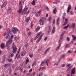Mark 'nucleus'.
<instances>
[{
  "instance_id": "nucleus-4",
  "label": "nucleus",
  "mask_w": 76,
  "mask_h": 76,
  "mask_svg": "<svg viewBox=\"0 0 76 76\" xmlns=\"http://www.w3.org/2000/svg\"><path fill=\"white\" fill-rule=\"evenodd\" d=\"M46 20V18L45 17H42L39 20V22L40 23V25H43L44 24V21Z\"/></svg>"
},
{
  "instance_id": "nucleus-62",
  "label": "nucleus",
  "mask_w": 76,
  "mask_h": 76,
  "mask_svg": "<svg viewBox=\"0 0 76 76\" xmlns=\"http://www.w3.org/2000/svg\"><path fill=\"white\" fill-rule=\"evenodd\" d=\"M14 55L13 54V53H12V54L11 55V57H13V56H14Z\"/></svg>"
},
{
  "instance_id": "nucleus-31",
  "label": "nucleus",
  "mask_w": 76,
  "mask_h": 76,
  "mask_svg": "<svg viewBox=\"0 0 76 76\" xmlns=\"http://www.w3.org/2000/svg\"><path fill=\"white\" fill-rule=\"evenodd\" d=\"M72 37L73 38V40H75L76 39V37H75V36H74V35H72Z\"/></svg>"
},
{
  "instance_id": "nucleus-52",
  "label": "nucleus",
  "mask_w": 76,
  "mask_h": 76,
  "mask_svg": "<svg viewBox=\"0 0 76 76\" xmlns=\"http://www.w3.org/2000/svg\"><path fill=\"white\" fill-rule=\"evenodd\" d=\"M9 37V34H7L6 37V39H7Z\"/></svg>"
},
{
  "instance_id": "nucleus-38",
  "label": "nucleus",
  "mask_w": 76,
  "mask_h": 76,
  "mask_svg": "<svg viewBox=\"0 0 76 76\" xmlns=\"http://www.w3.org/2000/svg\"><path fill=\"white\" fill-rule=\"evenodd\" d=\"M36 16L38 17H39L40 16V14H39V13H37L36 14Z\"/></svg>"
},
{
  "instance_id": "nucleus-13",
  "label": "nucleus",
  "mask_w": 76,
  "mask_h": 76,
  "mask_svg": "<svg viewBox=\"0 0 76 76\" xmlns=\"http://www.w3.org/2000/svg\"><path fill=\"white\" fill-rule=\"evenodd\" d=\"M9 45V44L6 43V46L7 49L8 50H10L11 49V48Z\"/></svg>"
},
{
  "instance_id": "nucleus-58",
  "label": "nucleus",
  "mask_w": 76,
  "mask_h": 76,
  "mask_svg": "<svg viewBox=\"0 0 76 76\" xmlns=\"http://www.w3.org/2000/svg\"><path fill=\"white\" fill-rule=\"evenodd\" d=\"M3 28V26L1 25H0V30Z\"/></svg>"
},
{
  "instance_id": "nucleus-41",
  "label": "nucleus",
  "mask_w": 76,
  "mask_h": 76,
  "mask_svg": "<svg viewBox=\"0 0 76 76\" xmlns=\"http://www.w3.org/2000/svg\"><path fill=\"white\" fill-rule=\"evenodd\" d=\"M13 38V34H11V37H10V39H12V40Z\"/></svg>"
},
{
  "instance_id": "nucleus-55",
  "label": "nucleus",
  "mask_w": 76,
  "mask_h": 76,
  "mask_svg": "<svg viewBox=\"0 0 76 76\" xmlns=\"http://www.w3.org/2000/svg\"><path fill=\"white\" fill-rule=\"evenodd\" d=\"M41 12V10H39V11H38L37 12V13L40 14V13Z\"/></svg>"
},
{
  "instance_id": "nucleus-42",
  "label": "nucleus",
  "mask_w": 76,
  "mask_h": 76,
  "mask_svg": "<svg viewBox=\"0 0 76 76\" xmlns=\"http://www.w3.org/2000/svg\"><path fill=\"white\" fill-rule=\"evenodd\" d=\"M35 1L33 0V1H32V5H35Z\"/></svg>"
},
{
  "instance_id": "nucleus-43",
  "label": "nucleus",
  "mask_w": 76,
  "mask_h": 76,
  "mask_svg": "<svg viewBox=\"0 0 76 76\" xmlns=\"http://www.w3.org/2000/svg\"><path fill=\"white\" fill-rule=\"evenodd\" d=\"M21 69V68L20 67H17L16 69L17 70H20Z\"/></svg>"
},
{
  "instance_id": "nucleus-10",
  "label": "nucleus",
  "mask_w": 76,
  "mask_h": 76,
  "mask_svg": "<svg viewBox=\"0 0 76 76\" xmlns=\"http://www.w3.org/2000/svg\"><path fill=\"white\" fill-rule=\"evenodd\" d=\"M7 1H5L4 2L3 4L1 6V8H2L3 7H6L7 4Z\"/></svg>"
},
{
  "instance_id": "nucleus-12",
  "label": "nucleus",
  "mask_w": 76,
  "mask_h": 76,
  "mask_svg": "<svg viewBox=\"0 0 76 76\" xmlns=\"http://www.w3.org/2000/svg\"><path fill=\"white\" fill-rule=\"evenodd\" d=\"M46 60H45V61H42V62L41 64L40 65L42 66H43L45 64V63L46 61H45Z\"/></svg>"
},
{
  "instance_id": "nucleus-8",
  "label": "nucleus",
  "mask_w": 76,
  "mask_h": 76,
  "mask_svg": "<svg viewBox=\"0 0 76 76\" xmlns=\"http://www.w3.org/2000/svg\"><path fill=\"white\" fill-rule=\"evenodd\" d=\"M75 68L71 70V76H73V74L75 75Z\"/></svg>"
},
{
  "instance_id": "nucleus-49",
  "label": "nucleus",
  "mask_w": 76,
  "mask_h": 76,
  "mask_svg": "<svg viewBox=\"0 0 76 76\" xmlns=\"http://www.w3.org/2000/svg\"><path fill=\"white\" fill-rule=\"evenodd\" d=\"M28 45V43H27L24 46L25 48H27V46Z\"/></svg>"
},
{
  "instance_id": "nucleus-3",
  "label": "nucleus",
  "mask_w": 76,
  "mask_h": 76,
  "mask_svg": "<svg viewBox=\"0 0 76 76\" xmlns=\"http://www.w3.org/2000/svg\"><path fill=\"white\" fill-rule=\"evenodd\" d=\"M65 32H66L65 31L63 32L61 34V35H60V38L59 41V46H58L56 48V51L58 50H59V49L60 48V46H61V40H62L61 39L63 38V35H64V33H65Z\"/></svg>"
},
{
  "instance_id": "nucleus-25",
  "label": "nucleus",
  "mask_w": 76,
  "mask_h": 76,
  "mask_svg": "<svg viewBox=\"0 0 76 76\" xmlns=\"http://www.w3.org/2000/svg\"><path fill=\"white\" fill-rule=\"evenodd\" d=\"M9 70H10L9 72V74L10 75H11L12 73V70L11 68H9Z\"/></svg>"
},
{
  "instance_id": "nucleus-57",
  "label": "nucleus",
  "mask_w": 76,
  "mask_h": 76,
  "mask_svg": "<svg viewBox=\"0 0 76 76\" xmlns=\"http://www.w3.org/2000/svg\"><path fill=\"white\" fill-rule=\"evenodd\" d=\"M72 66H71V67H69V68H68V71H70V69H71V67H72Z\"/></svg>"
},
{
  "instance_id": "nucleus-6",
  "label": "nucleus",
  "mask_w": 76,
  "mask_h": 76,
  "mask_svg": "<svg viewBox=\"0 0 76 76\" xmlns=\"http://www.w3.org/2000/svg\"><path fill=\"white\" fill-rule=\"evenodd\" d=\"M19 31V29L16 27H13L12 30V32L14 34H15L16 33Z\"/></svg>"
},
{
  "instance_id": "nucleus-61",
  "label": "nucleus",
  "mask_w": 76,
  "mask_h": 76,
  "mask_svg": "<svg viewBox=\"0 0 76 76\" xmlns=\"http://www.w3.org/2000/svg\"><path fill=\"white\" fill-rule=\"evenodd\" d=\"M67 40L68 41H70V39H69V37H67Z\"/></svg>"
},
{
  "instance_id": "nucleus-60",
  "label": "nucleus",
  "mask_w": 76,
  "mask_h": 76,
  "mask_svg": "<svg viewBox=\"0 0 76 76\" xmlns=\"http://www.w3.org/2000/svg\"><path fill=\"white\" fill-rule=\"evenodd\" d=\"M55 22H56V20H55V19H54L53 22V24H54V23H55Z\"/></svg>"
},
{
  "instance_id": "nucleus-7",
  "label": "nucleus",
  "mask_w": 76,
  "mask_h": 76,
  "mask_svg": "<svg viewBox=\"0 0 76 76\" xmlns=\"http://www.w3.org/2000/svg\"><path fill=\"white\" fill-rule=\"evenodd\" d=\"M20 48H19V49L18 50V51L17 52V54L16 55V56L15 58V59H16L17 58L18 59L20 58V54H19V53L20 52Z\"/></svg>"
},
{
  "instance_id": "nucleus-2",
  "label": "nucleus",
  "mask_w": 76,
  "mask_h": 76,
  "mask_svg": "<svg viewBox=\"0 0 76 76\" xmlns=\"http://www.w3.org/2000/svg\"><path fill=\"white\" fill-rule=\"evenodd\" d=\"M42 34V32H40L38 33L37 34L36 36L34 39V40H36L38 38L36 41L37 43H38L39 41H40L41 39L42 38V37L44 35V34Z\"/></svg>"
},
{
  "instance_id": "nucleus-32",
  "label": "nucleus",
  "mask_w": 76,
  "mask_h": 76,
  "mask_svg": "<svg viewBox=\"0 0 76 76\" xmlns=\"http://www.w3.org/2000/svg\"><path fill=\"white\" fill-rule=\"evenodd\" d=\"M75 23H73L71 25V26L74 28H74H75Z\"/></svg>"
},
{
  "instance_id": "nucleus-39",
  "label": "nucleus",
  "mask_w": 76,
  "mask_h": 76,
  "mask_svg": "<svg viewBox=\"0 0 76 76\" xmlns=\"http://www.w3.org/2000/svg\"><path fill=\"white\" fill-rule=\"evenodd\" d=\"M8 61L9 62H12V59H8Z\"/></svg>"
},
{
  "instance_id": "nucleus-1",
  "label": "nucleus",
  "mask_w": 76,
  "mask_h": 76,
  "mask_svg": "<svg viewBox=\"0 0 76 76\" xmlns=\"http://www.w3.org/2000/svg\"><path fill=\"white\" fill-rule=\"evenodd\" d=\"M19 10H18V12L21 15H23L25 14H26L28 10V7L26 6L25 8H24L23 10V11H22V2L21 1L19 2Z\"/></svg>"
},
{
  "instance_id": "nucleus-33",
  "label": "nucleus",
  "mask_w": 76,
  "mask_h": 76,
  "mask_svg": "<svg viewBox=\"0 0 76 76\" xmlns=\"http://www.w3.org/2000/svg\"><path fill=\"white\" fill-rule=\"evenodd\" d=\"M68 27L69 24H68L67 26H65L64 27V29H67Z\"/></svg>"
},
{
  "instance_id": "nucleus-37",
  "label": "nucleus",
  "mask_w": 76,
  "mask_h": 76,
  "mask_svg": "<svg viewBox=\"0 0 76 76\" xmlns=\"http://www.w3.org/2000/svg\"><path fill=\"white\" fill-rule=\"evenodd\" d=\"M58 62H56L54 64V66H55L56 65L58 66Z\"/></svg>"
},
{
  "instance_id": "nucleus-64",
  "label": "nucleus",
  "mask_w": 76,
  "mask_h": 76,
  "mask_svg": "<svg viewBox=\"0 0 76 76\" xmlns=\"http://www.w3.org/2000/svg\"><path fill=\"white\" fill-rule=\"evenodd\" d=\"M66 76H70V75L69 74H68Z\"/></svg>"
},
{
  "instance_id": "nucleus-40",
  "label": "nucleus",
  "mask_w": 76,
  "mask_h": 76,
  "mask_svg": "<svg viewBox=\"0 0 76 76\" xmlns=\"http://www.w3.org/2000/svg\"><path fill=\"white\" fill-rule=\"evenodd\" d=\"M49 28L50 30L51 31L52 29V27L51 26H49Z\"/></svg>"
},
{
  "instance_id": "nucleus-54",
  "label": "nucleus",
  "mask_w": 76,
  "mask_h": 76,
  "mask_svg": "<svg viewBox=\"0 0 76 76\" xmlns=\"http://www.w3.org/2000/svg\"><path fill=\"white\" fill-rule=\"evenodd\" d=\"M65 57V55H63L61 57L62 58H64Z\"/></svg>"
},
{
  "instance_id": "nucleus-23",
  "label": "nucleus",
  "mask_w": 76,
  "mask_h": 76,
  "mask_svg": "<svg viewBox=\"0 0 76 76\" xmlns=\"http://www.w3.org/2000/svg\"><path fill=\"white\" fill-rule=\"evenodd\" d=\"M57 12V9L56 8L54 9L53 10V13L54 14H56V12Z\"/></svg>"
},
{
  "instance_id": "nucleus-28",
  "label": "nucleus",
  "mask_w": 76,
  "mask_h": 76,
  "mask_svg": "<svg viewBox=\"0 0 76 76\" xmlns=\"http://www.w3.org/2000/svg\"><path fill=\"white\" fill-rule=\"evenodd\" d=\"M14 75H15V76H19V75L18 74H17L16 73H14ZM11 76H14V75H11Z\"/></svg>"
},
{
  "instance_id": "nucleus-47",
  "label": "nucleus",
  "mask_w": 76,
  "mask_h": 76,
  "mask_svg": "<svg viewBox=\"0 0 76 76\" xmlns=\"http://www.w3.org/2000/svg\"><path fill=\"white\" fill-rule=\"evenodd\" d=\"M36 12V11L35 10H33V13L34 14Z\"/></svg>"
},
{
  "instance_id": "nucleus-17",
  "label": "nucleus",
  "mask_w": 76,
  "mask_h": 76,
  "mask_svg": "<svg viewBox=\"0 0 76 76\" xmlns=\"http://www.w3.org/2000/svg\"><path fill=\"white\" fill-rule=\"evenodd\" d=\"M5 46L4 44V43H1V49H4Z\"/></svg>"
},
{
  "instance_id": "nucleus-15",
  "label": "nucleus",
  "mask_w": 76,
  "mask_h": 76,
  "mask_svg": "<svg viewBox=\"0 0 76 76\" xmlns=\"http://www.w3.org/2000/svg\"><path fill=\"white\" fill-rule=\"evenodd\" d=\"M46 69V67L44 66V67H40L39 69V71H42L43 69Z\"/></svg>"
},
{
  "instance_id": "nucleus-16",
  "label": "nucleus",
  "mask_w": 76,
  "mask_h": 76,
  "mask_svg": "<svg viewBox=\"0 0 76 76\" xmlns=\"http://www.w3.org/2000/svg\"><path fill=\"white\" fill-rule=\"evenodd\" d=\"M26 51H25V50L23 51L22 53H21V56H23L26 54Z\"/></svg>"
},
{
  "instance_id": "nucleus-14",
  "label": "nucleus",
  "mask_w": 76,
  "mask_h": 76,
  "mask_svg": "<svg viewBox=\"0 0 76 76\" xmlns=\"http://www.w3.org/2000/svg\"><path fill=\"white\" fill-rule=\"evenodd\" d=\"M71 9V6L70 5H69L68 6V8L67 10V13H69V10Z\"/></svg>"
},
{
  "instance_id": "nucleus-22",
  "label": "nucleus",
  "mask_w": 76,
  "mask_h": 76,
  "mask_svg": "<svg viewBox=\"0 0 76 76\" xmlns=\"http://www.w3.org/2000/svg\"><path fill=\"white\" fill-rule=\"evenodd\" d=\"M60 18H58V19H57V24L58 25L59 23V22L60 21Z\"/></svg>"
},
{
  "instance_id": "nucleus-48",
  "label": "nucleus",
  "mask_w": 76,
  "mask_h": 76,
  "mask_svg": "<svg viewBox=\"0 0 76 76\" xmlns=\"http://www.w3.org/2000/svg\"><path fill=\"white\" fill-rule=\"evenodd\" d=\"M35 74V72H34L30 76H34V75Z\"/></svg>"
},
{
  "instance_id": "nucleus-26",
  "label": "nucleus",
  "mask_w": 76,
  "mask_h": 76,
  "mask_svg": "<svg viewBox=\"0 0 76 76\" xmlns=\"http://www.w3.org/2000/svg\"><path fill=\"white\" fill-rule=\"evenodd\" d=\"M48 59H46V60L45 61V63L47 64V66H48Z\"/></svg>"
},
{
  "instance_id": "nucleus-50",
  "label": "nucleus",
  "mask_w": 76,
  "mask_h": 76,
  "mask_svg": "<svg viewBox=\"0 0 76 76\" xmlns=\"http://www.w3.org/2000/svg\"><path fill=\"white\" fill-rule=\"evenodd\" d=\"M69 13L71 15H73V12L72 11H70Z\"/></svg>"
},
{
  "instance_id": "nucleus-46",
  "label": "nucleus",
  "mask_w": 76,
  "mask_h": 76,
  "mask_svg": "<svg viewBox=\"0 0 76 76\" xmlns=\"http://www.w3.org/2000/svg\"><path fill=\"white\" fill-rule=\"evenodd\" d=\"M51 20V17H50L48 18V20L50 21V20Z\"/></svg>"
},
{
  "instance_id": "nucleus-51",
  "label": "nucleus",
  "mask_w": 76,
  "mask_h": 76,
  "mask_svg": "<svg viewBox=\"0 0 76 76\" xmlns=\"http://www.w3.org/2000/svg\"><path fill=\"white\" fill-rule=\"evenodd\" d=\"M30 57L31 58L33 57V55H29Z\"/></svg>"
},
{
  "instance_id": "nucleus-9",
  "label": "nucleus",
  "mask_w": 76,
  "mask_h": 76,
  "mask_svg": "<svg viewBox=\"0 0 76 76\" xmlns=\"http://www.w3.org/2000/svg\"><path fill=\"white\" fill-rule=\"evenodd\" d=\"M12 39H10L9 38V39L7 40V42H6V44H12Z\"/></svg>"
},
{
  "instance_id": "nucleus-35",
  "label": "nucleus",
  "mask_w": 76,
  "mask_h": 76,
  "mask_svg": "<svg viewBox=\"0 0 76 76\" xmlns=\"http://www.w3.org/2000/svg\"><path fill=\"white\" fill-rule=\"evenodd\" d=\"M55 1H56V2H53V3L57 4V2L60 1V0H55Z\"/></svg>"
},
{
  "instance_id": "nucleus-34",
  "label": "nucleus",
  "mask_w": 76,
  "mask_h": 76,
  "mask_svg": "<svg viewBox=\"0 0 76 76\" xmlns=\"http://www.w3.org/2000/svg\"><path fill=\"white\" fill-rule=\"evenodd\" d=\"M39 29H40V27H39V26H37L36 29V31H38V30H39Z\"/></svg>"
},
{
  "instance_id": "nucleus-53",
  "label": "nucleus",
  "mask_w": 76,
  "mask_h": 76,
  "mask_svg": "<svg viewBox=\"0 0 76 76\" xmlns=\"http://www.w3.org/2000/svg\"><path fill=\"white\" fill-rule=\"evenodd\" d=\"M48 39V38H47V37H45V38L44 39V40L45 41H47V40Z\"/></svg>"
},
{
  "instance_id": "nucleus-19",
  "label": "nucleus",
  "mask_w": 76,
  "mask_h": 76,
  "mask_svg": "<svg viewBox=\"0 0 76 76\" xmlns=\"http://www.w3.org/2000/svg\"><path fill=\"white\" fill-rule=\"evenodd\" d=\"M30 17H28L26 19V20H25V21L26 22H28L29 21V20H30Z\"/></svg>"
},
{
  "instance_id": "nucleus-30",
  "label": "nucleus",
  "mask_w": 76,
  "mask_h": 76,
  "mask_svg": "<svg viewBox=\"0 0 76 76\" xmlns=\"http://www.w3.org/2000/svg\"><path fill=\"white\" fill-rule=\"evenodd\" d=\"M66 15V13H64V14H63V18L64 20L65 19L64 16H65V15Z\"/></svg>"
},
{
  "instance_id": "nucleus-20",
  "label": "nucleus",
  "mask_w": 76,
  "mask_h": 76,
  "mask_svg": "<svg viewBox=\"0 0 76 76\" xmlns=\"http://www.w3.org/2000/svg\"><path fill=\"white\" fill-rule=\"evenodd\" d=\"M68 20V19L67 18H65V23L64 24V25H66V24L67 23V21Z\"/></svg>"
},
{
  "instance_id": "nucleus-18",
  "label": "nucleus",
  "mask_w": 76,
  "mask_h": 76,
  "mask_svg": "<svg viewBox=\"0 0 76 76\" xmlns=\"http://www.w3.org/2000/svg\"><path fill=\"white\" fill-rule=\"evenodd\" d=\"M50 50V48H48V49H46L45 50V52H44V53L45 54H46L47 53L48 51H49V50Z\"/></svg>"
},
{
  "instance_id": "nucleus-5",
  "label": "nucleus",
  "mask_w": 76,
  "mask_h": 76,
  "mask_svg": "<svg viewBox=\"0 0 76 76\" xmlns=\"http://www.w3.org/2000/svg\"><path fill=\"white\" fill-rule=\"evenodd\" d=\"M12 52L13 53H15L17 51V48L15 45H14V43L12 44Z\"/></svg>"
},
{
  "instance_id": "nucleus-44",
  "label": "nucleus",
  "mask_w": 76,
  "mask_h": 76,
  "mask_svg": "<svg viewBox=\"0 0 76 76\" xmlns=\"http://www.w3.org/2000/svg\"><path fill=\"white\" fill-rule=\"evenodd\" d=\"M8 66V64H6L4 66V67H7V66Z\"/></svg>"
},
{
  "instance_id": "nucleus-24",
  "label": "nucleus",
  "mask_w": 76,
  "mask_h": 76,
  "mask_svg": "<svg viewBox=\"0 0 76 76\" xmlns=\"http://www.w3.org/2000/svg\"><path fill=\"white\" fill-rule=\"evenodd\" d=\"M36 64V62L35 61H34V62L32 64V66H35V65Z\"/></svg>"
},
{
  "instance_id": "nucleus-27",
  "label": "nucleus",
  "mask_w": 76,
  "mask_h": 76,
  "mask_svg": "<svg viewBox=\"0 0 76 76\" xmlns=\"http://www.w3.org/2000/svg\"><path fill=\"white\" fill-rule=\"evenodd\" d=\"M32 32L30 31H29L28 33V37H29L31 35Z\"/></svg>"
},
{
  "instance_id": "nucleus-59",
  "label": "nucleus",
  "mask_w": 76,
  "mask_h": 76,
  "mask_svg": "<svg viewBox=\"0 0 76 76\" xmlns=\"http://www.w3.org/2000/svg\"><path fill=\"white\" fill-rule=\"evenodd\" d=\"M69 47V45H66V46H65V47L66 48H68Z\"/></svg>"
},
{
  "instance_id": "nucleus-56",
  "label": "nucleus",
  "mask_w": 76,
  "mask_h": 76,
  "mask_svg": "<svg viewBox=\"0 0 76 76\" xmlns=\"http://www.w3.org/2000/svg\"><path fill=\"white\" fill-rule=\"evenodd\" d=\"M42 72H41L39 74V75H38V76H41L42 75Z\"/></svg>"
},
{
  "instance_id": "nucleus-29",
  "label": "nucleus",
  "mask_w": 76,
  "mask_h": 76,
  "mask_svg": "<svg viewBox=\"0 0 76 76\" xmlns=\"http://www.w3.org/2000/svg\"><path fill=\"white\" fill-rule=\"evenodd\" d=\"M5 60V57H3L2 58V63L4 62Z\"/></svg>"
},
{
  "instance_id": "nucleus-63",
  "label": "nucleus",
  "mask_w": 76,
  "mask_h": 76,
  "mask_svg": "<svg viewBox=\"0 0 76 76\" xmlns=\"http://www.w3.org/2000/svg\"><path fill=\"white\" fill-rule=\"evenodd\" d=\"M68 52L69 53H71L72 52V51H70V50H68Z\"/></svg>"
},
{
  "instance_id": "nucleus-45",
  "label": "nucleus",
  "mask_w": 76,
  "mask_h": 76,
  "mask_svg": "<svg viewBox=\"0 0 76 76\" xmlns=\"http://www.w3.org/2000/svg\"><path fill=\"white\" fill-rule=\"evenodd\" d=\"M42 49H41V48H39L38 49V51L39 52V51H41V50Z\"/></svg>"
},
{
  "instance_id": "nucleus-36",
  "label": "nucleus",
  "mask_w": 76,
  "mask_h": 76,
  "mask_svg": "<svg viewBox=\"0 0 76 76\" xmlns=\"http://www.w3.org/2000/svg\"><path fill=\"white\" fill-rule=\"evenodd\" d=\"M33 26H34V24L33 23H32V22H31V25L30 26L31 28H32L33 27Z\"/></svg>"
},
{
  "instance_id": "nucleus-21",
  "label": "nucleus",
  "mask_w": 76,
  "mask_h": 76,
  "mask_svg": "<svg viewBox=\"0 0 76 76\" xmlns=\"http://www.w3.org/2000/svg\"><path fill=\"white\" fill-rule=\"evenodd\" d=\"M56 30V28L55 27H53V29L52 30V33H54L55 32V30Z\"/></svg>"
},
{
  "instance_id": "nucleus-11",
  "label": "nucleus",
  "mask_w": 76,
  "mask_h": 76,
  "mask_svg": "<svg viewBox=\"0 0 76 76\" xmlns=\"http://www.w3.org/2000/svg\"><path fill=\"white\" fill-rule=\"evenodd\" d=\"M7 13H10L12 12V9L10 7H9L7 10Z\"/></svg>"
}]
</instances>
